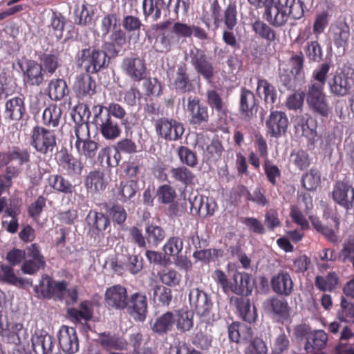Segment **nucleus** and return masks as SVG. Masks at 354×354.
I'll return each instance as SVG.
<instances>
[{
    "label": "nucleus",
    "instance_id": "nucleus-1",
    "mask_svg": "<svg viewBox=\"0 0 354 354\" xmlns=\"http://www.w3.org/2000/svg\"><path fill=\"white\" fill-rule=\"evenodd\" d=\"M330 68L329 64L323 63L313 71L312 78L316 82L308 85L306 93V102L310 109L323 117H328L330 112V107L324 92V86Z\"/></svg>",
    "mask_w": 354,
    "mask_h": 354
},
{
    "label": "nucleus",
    "instance_id": "nucleus-2",
    "mask_svg": "<svg viewBox=\"0 0 354 354\" xmlns=\"http://www.w3.org/2000/svg\"><path fill=\"white\" fill-rule=\"evenodd\" d=\"M171 25L170 20L156 24L151 26L152 35L156 39V50L160 53H169L171 50L172 44L180 38H189L192 37V26L180 21L173 24L172 30L168 28Z\"/></svg>",
    "mask_w": 354,
    "mask_h": 354
},
{
    "label": "nucleus",
    "instance_id": "nucleus-3",
    "mask_svg": "<svg viewBox=\"0 0 354 354\" xmlns=\"http://www.w3.org/2000/svg\"><path fill=\"white\" fill-rule=\"evenodd\" d=\"M305 3L302 0H278L264 11L263 18L275 28L285 26L289 18L299 20L304 17Z\"/></svg>",
    "mask_w": 354,
    "mask_h": 354
},
{
    "label": "nucleus",
    "instance_id": "nucleus-4",
    "mask_svg": "<svg viewBox=\"0 0 354 354\" xmlns=\"http://www.w3.org/2000/svg\"><path fill=\"white\" fill-rule=\"evenodd\" d=\"M77 140L75 147L78 153L86 159H93L96 155L98 144L90 139V131L87 123L77 124L75 128Z\"/></svg>",
    "mask_w": 354,
    "mask_h": 354
},
{
    "label": "nucleus",
    "instance_id": "nucleus-5",
    "mask_svg": "<svg viewBox=\"0 0 354 354\" xmlns=\"http://www.w3.org/2000/svg\"><path fill=\"white\" fill-rule=\"evenodd\" d=\"M189 301L192 308L201 319H215L212 313L213 303L210 297L199 288H192L189 293Z\"/></svg>",
    "mask_w": 354,
    "mask_h": 354
},
{
    "label": "nucleus",
    "instance_id": "nucleus-6",
    "mask_svg": "<svg viewBox=\"0 0 354 354\" xmlns=\"http://www.w3.org/2000/svg\"><path fill=\"white\" fill-rule=\"evenodd\" d=\"M154 127L158 136L169 141L180 139L185 131L182 123L174 119L165 117L156 120Z\"/></svg>",
    "mask_w": 354,
    "mask_h": 354
},
{
    "label": "nucleus",
    "instance_id": "nucleus-7",
    "mask_svg": "<svg viewBox=\"0 0 354 354\" xmlns=\"http://www.w3.org/2000/svg\"><path fill=\"white\" fill-rule=\"evenodd\" d=\"M326 82L330 93L337 97L348 96L354 87V79L344 72L330 74Z\"/></svg>",
    "mask_w": 354,
    "mask_h": 354
},
{
    "label": "nucleus",
    "instance_id": "nucleus-8",
    "mask_svg": "<svg viewBox=\"0 0 354 354\" xmlns=\"http://www.w3.org/2000/svg\"><path fill=\"white\" fill-rule=\"evenodd\" d=\"M30 143L39 153L52 152L56 146L55 134L53 131L37 126L32 131Z\"/></svg>",
    "mask_w": 354,
    "mask_h": 354
},
{
    "label": "nucleus",
    "instance_id": "nucleus-9",
    "mask_svg": "<svg viewBox=\"0 0 354 354\" xmlns=\"http://www.w3.org/2000/svg\"><path fill=\"white\" fill-rule=\"evenodd\" d=\"M333 200L346 210L354 207V187L348 180H337L332 191Z\"/></svg>",
    "mask_w": 354,
    "mask_h": 354
},
{
    "label": "nucleus",
    "instance_id": "nucleus-10",
    "mask_svg": "<svg viewBox=\"0 0 354 354\" xmlns=\"http://www.w3.org/2000/svg\"><path fill=\"white\" fill-rule=\"evenodd\" d=\"M190 62L196 71L208 82H211L214 75L212 63L205 52L196 47L189 51Z\"/></svg>",
    "mask_w": 354,
    "mask_h": 354
},
{
    "label": "nucleus",
    "instance_id": "nucleus-11",
    "mask_svg": "<svg viewBox=\"0 0 354 354\" xmlns=\"http://www.w3.org/2000/svg\"><path fill=\"white\" fill-rule=\"evenodd\" d=\"M215 319H201L196 324L192 343L196 348L207 350L212 346L213 336L212 327Z\"/></svg>",
    "mask_w": 354,
    "mask_h": 354
},
{
    "label": "nucleus",
    "instance_id": "nucleus-12",
    "mask_svg": "<svg viewBox=\"0 0 354 354\" xmlns=\"http://www.w3.org/2000/svg\"><path fill=\"white\" fill-rule=\"evenodd\" d=\"M328 39L337 48L345 50L348 46L351 30L346 21H336L332 23L328 30Z\"/></svg>",
    "mask_w": 354,
    "mask_h": 354
},
{
    "label": "nucleus",
    "instance_id": "nucleus-13",
    "mask_svg": "<svg viewBox=\"0 0 354 354\" xmlns=\"http://www.w3.org/2000/svg\"><path fill=\"white\" fill-rule=\"evenodd\" d=\"M259 104L254 93L250 90L242 87L240 91L239 112L241 118L250 121L255 117L258 111Z\"/></svg>",
    "mask_w": 354,
    "mask_h": 354
},
{
    "label": "nucleus",
    "instance_id": "nucleus-14",
    "mask_svg": "<svg viewBox=\"0 0 354 354\" xmlns=\"http://www.w3.org/2000/svg\"><path fill=\"white\" fill-rule=\"evenodd\" d=\"M19 66L26 84L39 86L43 82L44 71L41 64L35 60L25 59L19 63Z\"/></svg>",
    "mask_w": 354,
    "mask_h": 354
},
{
    "label": "nucleus",
    "instance_id": "nucleus-15",
    "mask_svg": "<svg viewBox=\"0 0 354 354\" xmlns=\"http://www.w3.org/2000/svg\"><path fill=\"white\" fill-rule=\"evenodd\" d=\"M21 270L25 274H33L46 264L44 257L41 254L36 243L31 244L26 248V254Z\"/></svg>",
    "mask_w": 354,
    "mask_h": 354
},
{
    "label": "nucleus",
    "instance_id": "nucleus-16",
    "mask_svg": "<svg viewBox=\"0 0 354 354\" xmlns=\"http://www.w3.org/2000/svg\"><path fill=\"white\" fill-rule=\"evenodd\" d=\"M125 309L135 321L144 322L148 313L147 296L141 292L133 293Z\"/></svg>",
    "mask_w": 354,
    "mask_h": 354
},
{
    "label": "nucleus",
    "instance_id": "nucleus-17",
    "mask_svg": "<svg viewBox=\"0 0 354 354\" xmlns=\"http://www.w3.org/2000/svg\"><path fill=\"white\" fill-rule=\"evenodd\" d=\"M187 106L191 124L200 126L208 123L209 120L208 108L201 103L198 97L189 96L187 99Z\"/></svg>",
    "mask_w": 354,
    "mask_h": 354
},
{
    "label": "nucleus",
    "instance_id": "nucleus-18",
    "mask_svg": "<svg viewBox=\"0 0 354 354\" xmlns=\"http://www.w3.org/2000/svg\"><path fill=\"white\" fill-rule=\"evenodd\" d=\"M122 68L125 73L133 81L140 82L147 75L145 60L139 57H127L124 58Z\"/></svg>",
    "mask_w": 354,
    "mask_h": 354
},
{
    "label": "nucleus",
    "instance_id": "nucleus-19",
    "mask_svg": "<svg viewBox=\"0 0 354 354\" xmlns=\"http://www.w3.org/2000/svg\"><path fill=\"white\" fill-rule=\"evenodd\" d=\"M268 133L275 138L285 134L288 127L286 114L281 111H271L266 122Z\"/></svg>",
    "mask_w": 354,
    "mask_h": 354
},
{
    "label": "nucleus",
    "instance_id": "nucleus-20",
    "mask_svg": "<svg viewBox=\"0 0 354 354\" xmlns=\"http://www.w3.org/2000/svg\"><path fill=\"white\" fill-rule=\"evenodd\" d=\"M272 290L278 295L290 296L294 291V282L290 273L280 270L270 280Z\"/></svg>",
    "mask_w": 354,
    "mask_h": 354
},
{
    "label": "nucleus",
    "instance_id": "nucleus-21",
    "mask_svg": "<svg viewBox=\"0 0 354 354\" xmlns=\"http://www.w3.org/2000/svg\"><path fill=\"white\" fill-rule=\"evenodd\" d=\"M67 283L64 281L57 282L53 281L48 276H43L39 284L35 289L44 297H55L62 299L65 297Z\"/></svg>",
    "mask_w": 354,
    "mask_h": 354
},
{
    "label": "nucleus",
    "instance_id": "nucleus-22",
    "mask_svg": "<svg viewBox=\"0 0 354 354\" xmlns=\"http://www.w3.org/2000/svg\"><path fill=\"white\" fill-rule=\"evenodd\" d=\"M58 342L66 354H73L79 349V341L74 328L62 326L58 333Z\"/></svg>",
    "mask_w": 354,
    "mask_h": 354
},
{
    "label": "nucleus",
    "instance_id": "nucleus-23",
    "mask_svg": "<svg viewBox=\"0 0 354 354\" xmlns=\"http://www.w3.org/2000/svg\"><path fill=\"white\" fill-rule=\"evenodd\" d=\"M169 174L173 183L181 185L185 187L194 185L196 180L195 174L183 165L171 167Z\"/></svg>",
    "mask_w": 354,
    "mask_h": 354
},
{
    "label": "nucleus",
    "instance_id": "nucleus-24",
    "mask_svg": "<svg viewBox=\"0 0 354 354\" xmlns=\"http://www.w3.org/2000/svg\"><path fill=\"white\" fill-rule=\"evenodd\" d=\"M32 346L36 354H50L53 348L52 336L44 331H37L31 338Z\"/></svg>",
    "mask_w": 354,
    "mask_h": 354
},
{
    "label": "nucleus",
    "instance_id": "nucleus-25",
    "mask_svg": "<svg viewBox=\"0 0 354 354\" xmlns=\"http://www.w3.org/2000/svg\"><path fill=\"white\" fill-rule=\"evenodd\" d=\"M171 0H143L142 9L145 17H151L157 21L161 17L162 10H167Z\"/></svg>",
    "mask_w": 354,
    "mask_h": 354
},
{
    "label": "nucleus",
    "instance_id": "nucleus-26",
    "mask_svg": "<svg viewBox=\"0 0 354 354\" xmlns=\"http://www.w3.org/2000/svg\"><path fill=\"white\" fill-rule=\"evenodd\" d=\"M266 304L267 308L280 319L286 320L290 317V307L284 298L272 296Z\"/></svg>",
    "mask_w": 354,
    "mask_h": 354
},
{
    "label": "nucleus",
    "instance_id": "nucleus-27",
    "mask_svg": "<svg viewBox=\"0 0 354 354\" xmlns=\"http://www.w3.org/2000/svg\"><path fill=\"white\" fill-rule=\"evenodd\" d=\"M250 281V274L236 271L233 275L230 291L239 295H248L252 291Z\"/></svg>",
    "mask_w": 354,
    "mask_h": 354
},
{
    "label": "nucleus",
    "instance_id": "nucleus-28",
    "mask_svg": "<svg viewBox=\"0 0 354 354\" xmlns=\"http://www.w3.org/2000/svg\"><path fill=\"white\" fill-rule=\"evenodd\" d=\"M206 102L218 115L226 116L228 113L227 102L222 98L218 90L212 88L206 91Z\"/></svg>",
    "mask_w": 354,
    "mask_h": 354
},
{
    "label": "nucleus",
    "instance_id": "nucleus-29",
    "mask_svg": "<svg viewBox=\"0 0 354 354\" xmlns=\"http://www.w3.org/2000/svg\"><path fill=\"white\" fill-rule=\"evenodd\" d=\"M174 86L176 91L182 93L193 91L194 86L189 79L187 66L185 64L178 66L176 78L174 81Z\"/></svg>",
    "mask_w": 354,
    "mask_h": 354
},
{
    "label": "nucleus",
    "instance_id": "nucleus-30",
    "mask_svg": "<svg viewBox=\"0 0 354 354\" xmlns=\"http://www.w3.org/2000/svg\"><path fill=\"white\" fill-rule=\"evenodd\" d=\"M339 283V277L335 272H329L326 276L317 275L315 278V286L322 292H333Z\"/></svg>",
    "mask_w": 354,
    "mask_h": 354
},
{
    "label": "nucleus",
    "instance_id": "nucleus-31",
    "mask_svg": "<svg viewBox=\"0 0 354 354\" xmlns=\"http://www.w3.org/2000/svg\"><path fill=\"white\" fill-rule=\"evenodd\" d=\"M98 112L95 114V122L100 126V131L102 136L109 140L111 139V107L102 106H95Z\"/></svg>",
    "mask_w": 354,
    "mask_h": 354
},
{
    "label": "nucleus",
    "instance_id": "nucleus-32",
    "mask_svg": "<svg viewBox=\"0 0 354 354\" xmlns=\"http://www.w3.org/2000/svg\"><path fill=\"white\" fill-rule=\"evenodd\" d=\"M25 111L24 102L21 97H13L6 103V117L10 120H19Z\"/></svg>",
    "mask_w": 354,
    "mask_h": 354
},
{
    "label": "nucleus",
    "instance_id": "nucleus-33",
    "mask_svg": "<svg viewBox=\"0 0 354 354\" xmlns=\"http://www.w3.org/2000/svg\"><path fill=\"white\" fill-rule=\"evenodd\" d=\"M192 207L203 216H211L214 214L216 203L207 196H198L194 197Z\"/></svg>",
    "mask_w": 354,
    "mask_h": 354
},
{
    "label": "nucleus",
    "instance_id": "nucleus-34",
    "mask_svg": "<svg viewBox=\"0 0 354 354\" xmlns=\"http://www.w3.org/2000/svg\"><path fill=\"white\" fill-rule=\"evenodd\" d=\"M270 26V24L257 19L252 24V30L259 37L270 44L277 39V32Z\"/></svg>",
    "mask_w": 354,
    "mask_h": 354
},
{
    "label": "nucleus",
    "instance_id": "nucleus-35",
    "mask_svg": "<svg viewBox=\"0 0 354 354\" xmlns=\"http://www.w3.org/2000/svg\"><path fill=\"white\" fill-rule=\"evenodd\" d=\"M95 88V82L88 74L79 75L74 84V89L80 96L91 95Z\"/></svg>",
    "mask_w": 354,
    "mask_h": 354
},
{
    "label": "nucleus",
    "instance_id": "nucleus-36",
    "mask_svg": "<svg viewBox=\"0 0 354 354\" xmlns=\"http://www.w3.org/2000/svg\"><path fill=\"white\" fill-rule=\"evenodd\" d=\"M174 323L175 319L174 314L171 312L167 311L156 319L151 326V329L154 333L158 335H164L168 331L171 330Z\"/></svg>",
    "mask_w": 354,
    "mask_h": 354
},
{
    "label": "nucleus",
    "instance_id": "nucleus-37",
    "mask_svg": "<svg viewBox=\"0 0 354 354\" xmlns=\"http://www.w3.org/2000/svg\"><path fill=\"white\" fill-rule=\"evenodd\" d=\"M228 335L231 341L239 342L241 339H251L252 337V330L251 327L234 322L228 326Z\"/></svg>",
    "mask_w": 354,
    "mask_h": 354
},
{
    "label": "nucleus",
    "instance_id": "nucleus-38",
    "mask_svg": "<svg viewBox=\"0 0 354 354\" xmlns=\"http://www.w3.org/2000/svg\"><path fill=\"white\" fill-rule=\"evenodd\" d=\"M257 91L259 96L263 95V100L266 104L273 105L275 103L277 98L276 89L267 80L258 79Z\"/></svg>",
    "mask_w": 354,
    "mask_h": 354
},
{
    "label": "nucleus",
    "instance_id": "nucleus-39",
    "mask_svg": "<svg viewBox=\"0 0 354 354\" xmlns=\"http://www.w3.org/2000/svg\"><path fill=\"white\" fill-rule=\"evenodd\" d=\"M193 317V313L187 309L177 310L174 316L176 328L183 333L189 331L194 326Z\"/></svg>",
    "mask_w": 354,
    "mask_h": 354
},
{
    "label": "nucleus",
    "instance_id": "nucleus-40",
    "mask_svg": "<svg viewBox=\"0 0 354 354\" xmlns=\"http://www.w3.org/2000/svg\"><path fill=\"white\" fill-rule=\"evenodd\" d=\"M236 308L241 318L250 324L253 323L257 318L256 308H251L250 300L248 299H238L236 301Z\"/></svg>",
    "mask_w": 354,
    "mask_h": 354
},
{
    "label": "nucleus",
    "instance_id": "nucleus-41",
    "mask_svg": "<svg viewBox=\"0 0 354 354\" xmlns=\"http://www.w3.org/2000/svg\"><path fill=\"white\" fill-rule=\"evenodd\" d=\"M129 298L127 288L121 285L112 286V307L124 310L128 304Z\"/></svg>",
    "mask_w": 354,
    "mask_h": 354
},
{
    "label": "nucleus",
    "instance_id": "nucleus-42",
    "mask_svg": "<svg viewBox=\"0 0 354 354\" xmlns=\"http://www.w3.org/2000/svg\"><path fill=\"white\" fill-rule=\"evenodd\" d=\"M69 313L77 322H86L91 320L93 317V304L88 301H82L80 305L79 309H71L69 310Z\"/></svg>",
    "mask_w": 354,
    "mask_h": 354
},
{
    "label": "nucleus",
    "instance_id": "nucleus-43",
    "mask_svg": "<svg viewBox=\"0 0 354 354\" xmlns=\"http://www.w3.org/2000/svg\"><path fill=\"white\" fill-rule=\"evenodd\" d=\"M146 240L149 243L157 246L165 238V230L156 224H147L145 227Z\"/></svg>",
    "mask_w": 354,
    "mask_h": 354
},
{
    "label": "nucleus",
    "instance_id": "nucleus-44",
    "mask_svg": "<svg viewBox=\"0 0 354 354\" xmlns=\"http://www.w3.org/2000/svg\"><path fill=\"white\" fill-rule=\"evenodd\" d=\"M48 93L52 100H62L68 93L66 82L62 79L52 80L48 86Z\"/></svg>",
    "mask_w": 354,
    "mask_h": 354
},
{
    "label": "nucleus",
    "instance_id": "nucleus-45",
    "mask_svg": "<svg viewBox=\"0 0 354 354\" xmlns=\"http://www.w3.org/2000/svg\"><path fill=\"white\" fill-rule=\"evenodd\" d=\"M223 256V250L222 249L209 248L200 250H196L193 253V257L198 261H201L204 263H209L218 260V258Z\"/></svg>",
    "mask_w": 354,
    "mask_h": 354
},
{
    "label": "nucleus",
    "instance_id": "nucleus-46",
    "mask_svg": "<svg viewBox=\"0 0 354 354\" xmlns=\"http://www.w3.org/2000/svg\"><path fill=\"white\" fill-rule=\"evenodd\" d=\"M223 22L226 28L233 30L236 26L237 19V9L235 3H230L225 10L223 11V16L219 19V25Z\"/></svg>",
    "mask_w": 354,
    "mask_h": 354
},
{
    "label": "nucleus",
    "instance_id": "nucleus-47",
    "mask_svg": "<svg viewBox=\"0 0 354 354\" xmlns=\"http://www.w3.org/2000/svg\"><path fill=\"white\" fill-rule=\"evenodd\" d=\"M177 155L180 162L191 168L196 167L198 164L197 154L185 146H180L177 149Z\"/></svg>",
    "mask_w": 354,
    "mask_h": 354
},
{
    "label": "nucleus",
    "instance_id": "nucleus-48",
    "mask_svg": "<svg viewBox=\"0 0 354 354\" xmlns=\"http://www.w3.org/2000/svg\"><path fill=\"white\" fill-rule=\"evenodd\" d=\"M48 183L55 191L64 194H72L75 190V187L62 176H50L48 178Z\"/></svg>",
    "mask_w": 354,
    "mask_h": 354
},
{
    "label": "nucleus",
    "instance_id": "nucleus-49",
    "mask_svg": "<svg viewBox=\"0 0 354 354\" xmlns=\"http://www.w3.org/2000/svg\"><path fill=\"white\" fill-rule=\"evenodd\" d=\"M85 185L91 193L102 191L106 187L103 175L99 171L91 172L86 178Z\"/></svg>",
    "mask_w": 354,
    "mask_h": 354
},
{
    "label": "nucleus",
    "instance_id": "nucleus-50",
    "mask_svg": "<svg viewBox=\"0 0 354 354\" xmlns=\"http://www.w3.org/2000/svg\"><path fill=\"white\" fill-rule=\"evenodd\" d=\"M19 213V209L15 205L10 206L6 209L3 217L9 216L11 219L9 221L7 220H3L2 226L8 232L15 233L17 231L18 221L16 216Z\"/></svg>",
    "mask_w": 354,
    "mask_h": 354
},
{
    "label": "nucleus",
    "instance_id": "nucleus-51",
    "mask_svg": "<svg viewBox=\"0 0 354 354\" xmlns=\"http://www.w3.org/2000/svg\"><path fill=\"white\" fill-rule=\"evenodd\" d=\"M328 335L323 330H316L311 337H309L305 346L307 351L310 348L320 350L323 348L327 342Z\"/></svg>",
    "mask_w": 354,
    "mask_h": 354
},
{
    "label": "nucleus",
    "instance_id": "nucleus-52",
    "mask_svg": "<svg viewBox=\"0 0 354 354\" xmlns=\"http://www.w3.org/2000/svg\"><path fill=\"white\" fill-rule=\"evenodd\" d=\"M160 281L169 287H175L180 284L181 274L172 268H165L159 273Z\"/></svg>",
    "mask_w": 354,
    "mask_h": 354
},
{
    "label": "nucleus",
    "instance_id": "nucleus-53",
    "mask_svg": "<svg viewBox=\"0 0 354 354\" xmlns=\"http://www.w3.org/2000/svg\"><path fill=\"white\" fill-rule=\"evenodd\" d=\"M280 82L288 90L294 91L304 82L303 77H299L292 71H284L279 75Z\"/></svg>",
    "mask_w": 354,
    "mask_h": 354
},
{
    "label": "nucleus",
    "instance_id": "nucleus-54",
    "mask_svg": "<svg viewBox=\"0 0 354 354\" xmlns=\"http://www.w3.org/2000/svg\"><path fill=\"white\" fill-rule=\"evenodd\" d=\"M62 111L56 105H50L43 113L44 123L49 127H55L58 125Z\"/></svg>",
    "mask_w": 354,
    "mask_h": 354
},
{
    "label": "nucleus",
    "instance_id": "nucleus-55",
    "mask_svg": "<svg viewBox=\"0 0 354 354\" xmlns=\"http://www.w3.org/2000/svg\"><path fill=\"white\" fill-rule=\"evenodd\" d=\"M330 15L327 11L318 12L315 17L313 32L317 38L322 34L328 25Z\"/></svg>",
    "mask_w": 354,
    "mask_h": 354
},
{
    "label": "nucleus",
    "instance_id": "nucleus-56",
    "mask_svg": "<svg viewBox=\"0 0 354 354\" xmlns=\"http://www.w3.org/2000/svg\"><path fill=\"white\" fill-rule=\"evenodd\" d=\"M263 169L268 182L273 186L277 185V179L279 178L281 175L278 166L274 165L269 158H266L263 160Z\"/></svg>",
    "mask_w": 354,
    "mask_h": 354
},
{
    "label": "nucleus",
    "instance_id": "nucleus-57",
    "mask_svg": "<svg viewBox=\"0 0 354 354\" xmlns=\"http://www.w3.org/2000/svg\"><path fill=\"white\" fill-rule=\"evenodd\" d=\"M172 299L171 290L163 286H156L153 288V300L162 306H169Z\"/></svg>",
    "mask_w": 354,
    "mask_h": 354
},
{
    "label": "nucleus",
    "instance_id": "nucleus-58",
    "mask_svg": "<svg viewBox=\"0 0 354 354\" xmlns=\"http://www.w3.org/2000/svg\"><path fill=\"white\" fill-rule=\"evenodd\" d=\"M156 196L160 203L169 204L174 201L176 197L175 189L168 184L160 185L157 191Z\"/></svg>",
    "mask_w": 354,
    "mask_h": 354
},
{
    "label": "nucleus",
    "instance_id": "nucleus-59",
    "mask_svg": "<svg viewBox=\"0 0 354 354\" xmlns=\"http://www.w3.org/2000/svg\"><path fill=\"white\" fill-rule=\"evenodd\" d=\"M304 50L306 57L310 62H319L322 60V49L317 40L308 41L304 48Z\"/></svg>",
    "mask_w": 354,
    "mask_h": 354
},
{
    "label": "nucleus",
    "instance_id": "nucleus-60",
    "mask_svg": "<svg viewBox=\"0 0 354 354\" xmlns=\"http://www.w3.org/2000/svg\"><path fill=\"white\" fill-rule=\"evenodd\" d=\"M59 53L57 52H51L50 53H44L40 58L42 66L45 71L53 74L55 72L59 66Z\"/></svg>",
    "mask_w": 354,
    "mask_h": 354
},
{
    "label": "nucleus",
    "instance_id": "nucleus-61",
    "mask_svg": "<svg viewBox=\"0 0 354 354\" xmlns=\"http://www.w3.org/2000/svg\"><path fill=\"white\" fill-rule=\"evenodd\" d=\"M290 161L301 171L306 170L310 165L308 153L302 149L291 153Z\"/></svg>",
    "mask_w": 354,
    "mask_h": 354
},
{
    "label": "nucleus",
    "instance_id": "nucleus-62",
    "mask_svg": "<svg viewBox=\"0 0 354 354\" xmlns=\"http://www.w3.org/2000/svg\"><path fill=\"white\" fill-rule=\"evenodd\" d=\"M183 248V239L179 236H171L168 239L163 246L165 254L175 256L179 254Z\"/></svg>",
    "mask_w": 354,
    "mask_h": 354
},
{
    "label": "nucleus",
    "instance_id": "nucleus-63",
    "mask_svg": "<svg viewBox=\"0 0 354 354\" xmlns=\"http://www.w3.org/2000/svg\"><path fill=\"white\" fill-rule=\"evenodd\" d=\"M320 183L319 172L312 169L302 176L301 183L303 187L308 190L315 189Z\"/></svg>",
    "mask_w": 354,
    "mask_h": 354
},
{
    "label": "nucleus",
    "instance_id": "nucleus-64",
    "mask_svg": "<svg viewBox=\"0 0 354 354\" xmlns=\"http://www.w3.org/2000/svg\"><path fill=\"white\" fill-rule=\"evenodd\" d=\"M93 56L91 49H84L81 51L79 64L88 73H96V65L94 64Z\"/></svg>",
    "mask_w": 354,
    "mask_h": 354
}]
</instances>
